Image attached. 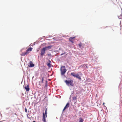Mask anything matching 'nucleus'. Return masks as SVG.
I'll list each match as a JSON object with an SVG mask.
<instances>
[{
    "instance_id": "f257e3e1",
    "label": "nucleus",
    "mask_w": 122,
    "mask_h": 122,
    "mask_svg": "<svg viewBox=\"0 0 122 122\" xmlns=\"http://www.w3.org/2000/svg\"><path fill=\"white\" fill-rule=\"evenodd\" d=\"M64 81L66 84L68 86L70 85L71 86H74V81L72 79H70L69 80H66L65 81Z\"/></svg>"
},
{
    "instance_id": "f03ea898",
    "label": "nucleus",
    "mask_w": 122,
    "mask_h": 122,
    "mask_svg": "<svg viewBox=\"0 0 122 122\" xmlns=\"http://www.w3.org/2000/svg\"><path fill=\"white\" fill-rule=\"evenodd\" d=\"M60 71L61 75H64L66 71V69L65 66H62L61 68Z\"/></svg>"
},
{
    "instance_id": "7ed1b4c3",
    "label": "nucleus",
    "mask_w": 122,
    "mask_h": 122,
    "mask_svg": "<svg viewBox=\"0 0 122 122\" xmlns=\"http://www.w3.org/2000/svg\"><path fill=\"white\" fill-rule=\"evenodd\" d=\"M71 74L74 77H76L79 80H81V78L79 75L77 74H75L74 73L72 72L71 73Z\"/></svg>"
},
{
    "instance_id": "20e7f679",
    "label": "nucleus",
    "mask_w": 122,
    "mask_h": 122,
    "mask_svg": "<svg viewBox=\"0 0 122 122\" xmlns=\"http://www.w3.org/2000/svg\"><path fill=\"white\" fill-rule=\"evenodd\" d=\"M46 50L44 48H43L42 49L40 53V55L41 56H43L44 55L45 53V51Z\"/></svg>"
},
{
    "instance_id": "39448f33",
    "label": "nucleus",
    "mask_w": 122,
    "mask_h": 122,
    "mask_svg": "<svg viewBox=\"0 0 122 122\" xmlns=\"http://www.w3.org/2000/svg\"><path fill=\"white\" fill-rule=\"evenodd\" d=\"M24 87L26 90V92H28L29 91L30 88H29V85H28L27 86H25Z\"/></svg>"
},
{
    "instance_id": "423d86ee",
    "label": "nucleus",
    "mask_w": 122,
    "mask_h": 122,
    "mask_svg": "<svg viewBox=\"0 0 122 122\" xmlns=\"http://www.w3.org/2000/svg\"><path fill=\"white\" fill-rule=\"evenodd\" d=\"M33 48H29L28 49L26 50V51L28 54L31 51L32 49Z\"/></svg>"
},
{
    "instance_id": "0eeeda50",
    "label": "nucleus",
    "mask_w": 122,
    "mask_h": 122,
    "mask_svg": "<svg viewBox=\"0 0 122 122\" xmlns=\"http://www.w3.org/2000/svg\"><path fill=\"white\" fill-rule=\"evenodd\" d=\"M69 106V103H68L64 107L63 111H64L66 109L68 108Z\"/></svg>"
},
{
    "instance_id": "6e6552de",
    "label": "nucleus",
    "mask_w": 122,
    "mask_h": 122,
    "mask_svg": "<svg viewBox=\"0 0 122 122\" xmlns=\"http://www.w3.org/2000/svg\"><path fill=\"white\" fill-rule=\"evenodd\" d=\"M75 38V37H71L69 39V41L72 42V43H73L74 39Z\"/></svg>"
},
{
    "instance_id": "1a4fd4ad",
    "label": "nucleus",
    "mask_w": 122,
    "mask_h": 122,
    "mask_svg": "<svg viewBox=\"0 0 122 122\" xmlns=\"http://www.w3.org/2000/svg\"><path fill=\"white\" fill-rule=\"evenodd\" d=\"M34 65L33 64L32 62L31 61L30 62V66H28L30 67H33L34 66Z\"/></svg>"
},
{
    "instance_id": "9d476101",
    "label": "nucleus",
    "mask_w": 122,
    "mask_h": 122,
    "mask_svg": "<svg viewBox=\"0 0 122 122\" xmlns=\"http://www.w3.org/2000/svg\"><path fill=\"white\" fill-rule=\"evenodd\" d=\"M43 118L42 119V120L43 121H44V122H46V119H45L46 117H45V114L44 113H43Z\"/></svg>"
},
{
    "instance_id": "9b49d317",
    "label": "nucleus",
    "mask_w": 122,
    "mask_h": 122,
    "mask_svg": "<svg viewBox=\"0 0 122 122\" xmlns=\"http://www.w3.org/2000/svg\"><path fill=\"white\" fill-rule=\"evenodd\" d=\"M78 45L80 48H81V47L83 48L84 46V44H82L81 42L78 44Z\"/></svg>"
},
{
    "instance_id": "f8f14e48",
    "label": "nucleus",
    "mask_w": 122,
    "mask_h": 122,
    "mask_svg": "<svg viewBox=\"0 0 122 122\" xmlns=\"http://www.w3.org/2000/svg\"><path fill=\"white\" fill-rule=\"evenodd\" d=\"M43 78H42V81L39 82V84L40 86H43V85L42 84L43 83Z\"/></svg>"
},
{
    "instance_id": "ddd939ff",
    "label": "nucleus",
    "mask_w": 122,
    "mask_h": 122,
    "mask_svg": "<svg viewBox=\"0 0 122 122\" xmlns=\"http://www.w3.org/2000/svg\"><path fill=\"white\" fill-rule=\"evenodd\" d=\"M52 47V46L51 45H50L47 46L46 47L44 48H45L46 50L47 49H49L51 48Z\"/></svg>"
},
{
    "instance_id": "4468645a",
    "label": "nucleus",
    "mask_w": 122,
    "mask_h": 122,
    "mask_svg": "<svg viewBox=\"0 0 122 122\" xmlns=\"http://www.w3.org/2000/svg\"><path fill=\"white\" fill-rule=\"evenodd\" d=\"M27 53L26 52H23L21 54H20V55L21 56H25L26 55H27Z\"/></svg>"
},
{
    "instance_id": "2eb2a0df",
    "label": "nucleus",
    "mask_w": 122,
    "mask_h": 122,
    "mask_svg": "<svg viewBox=\"0 0 122 122\" xmlns=\"http://www.w3.org/2000/svg\"><path fill=\"white\" fill-rule=\"evenodd\" d=\"M84 120L83 119L81 118H80L79 119V122H83Z\"/></svg>"
},
{
    "instance_id": "dca6fc26",
    "label": "nucleus",
    "mask_w": 122,
    "mask_h": 122,
    "mask_svg": "<svg viewBox=\"0 0 122 122\" xmlns=\"http://www.w3.org/2000/svg\"><path fill=\"white\" fill-rule=\"evenodd\" d=\"M45 115L46 117H47V109H46L45 111Z\"/></svg>"
},
{
    "instance_id": "f3484780",
    "label": "nucleus",
    "mask_w": 122,
    "mask_h": 122,
    "mask_svg": "<svg viewBox=\"0 0 122 122\" xmlns=\"http://www.w3.org/2000/svg\"><path fill=\"white\" fill-rule=\"evenodd\" d=\"M73 99L74 100H76V99H77L76 97H73Z\"/></svg>"
},
{
    "instance_id": "a211bd4d",
    "label": "nucleus",
    "mask_w": 122,
    "mask_h": 122,
    "mask_svg": "<svg viewBox=\"0 0 122 122\" xmlns=\"http://www.w3.org/2000/svg\"><path fill=\"white\" fill-rule=\"evenodd\" d=\"M51 64L49 63H48L47 64V66L50 67H51Z\"/></svg>"
},
{
    "instance_id": "6ab92c4d",
    "label": "nucleus",
    "mask_w": 122,
    "mask_h": 122,
    "mask_svg": "<svg viewBox=\"0 0 122 122\" xmlns=\"http://www.w3.org/2000/svg\"><path fill=\"white\" fill-rule=\"evenodd\" d=\"M47 81H46V85H45V87H47Z\"/></svg>"
},
{
    "instance_id": "aec40b11",
    "label": "nucleus",
    "mask_w": 122,
    "mask_h": 122,
    "mask_svg": "<svg viewBox=\"0 0 122 122\" xmlns=\"http://www.w3.org/2000/svg\"><path fill=\"white\" fill-rule=\"evenodd\" d=\"M25 111L26 113L27 112V110L26 108H25Z\"/></svg>"
},
{
    "instance_id": "412c9836",
    "label": "nucleus",
    "mask_w": 122,
    "mask_h": 122,
    "mask_svg": "<svg viewBox=\"0 0 122 122\" xmlns=\"http://www.w3.org/2000/svg\"><path fill=\"white\" fill-rule=\"evenodd\" d=\"M4 121H5V120H3V121H0V122H3Z\"/></svg>"
},
{
    "instance_id": "4be33fe9",
    "label": "nucleus",
    "mask_w": 122,
    "mask_h": 122,
    "mask_svg": "<svg viewBox=\"0 0 122 122\" xmlns=\"http://www.w3.org/2000/svg\"><path fill=\"white\" fill-rule=\"evenodd\" d=\"M64 54H65V53H63V54H61V55H63Z\"/></svg>"
},
{
    "instance_id": "5701e85b",
    "label": "nucleus",
    "mask_w": 122,
    "mask_h": 122,
    "mask_svg": "<svg viewBox=\"0 0 122 122\" xmlns=\"http://www.w3.org/2000/svg\"><path fill=\"white\" fill-rule=\"evenodd\" d=\"M104 104H105V103H103V105H104Z\"/></svg>"
},
{
    "instance_id": "b1692460",
    "label": "nucleus",
    "mask_w": 122,
    "mask_h": 122,
    "mask_svg": "<svg viewBox=\"0 0 122 122\" xmlns=\"http://www.w3.org/2000/svg\"><path fill=\"white\" fill-rule=\"evenodd\" d=\"M33 122H36L35 121H33Z\"/></svg>"
}]
</instances>
